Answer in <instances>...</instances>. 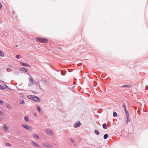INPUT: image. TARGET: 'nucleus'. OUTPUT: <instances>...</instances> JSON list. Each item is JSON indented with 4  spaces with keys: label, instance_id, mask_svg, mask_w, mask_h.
I'll use <instances>...</instances> for the list:
<instances>
[{
    "label": "nucleus",
    "instance_id": "c85d7f7f",
    "mask_svg": "<svg viewBox=\"0 0 148 148\" xmlns=\"http://www.w3.org/2000/svg\"><path fill=\"white\" fill-rule=\"evenodd\" d=\"M0 89H1V90H4L5 89L4 88L2 87L1 85H0Z\"/></svg>",
    "mask_w": 148,
    "mask_h": 148
},
{
    "label": "nucleus",
    "instance_id": "473e14b6",
    "mask_svg": "<svg viewBox=\"0 0 148 148\" xmlns=\"http://www.w3.org/2000/svg\"><path fill=\"white\" fill-rule=\"evenodd\" d=\"M3 101L1 100L0 101V104L1 105L3 104Z\"/></svg>",
    "mask_w": 148,
    "mask_h": 148
},
{
    "label": "nucleus",
    "instance_id": "bb28decb",
    "mask_svg": "<svg viewBox=\"0 0 148 148\" xmlns=\"http://www.w3.org/2000/svg\"><path fill=\"white\" fill-rule=\"evenodd\" d=\"M6 71L8 72H9L11 71H12V69H9V68H7L6 69Z\"/></svg>",
    "mask_w": 148,
    "mask_h": 148
},
{
    "label": "nucleus",
    "instance_id": "0eeeda50",
    "mask_svg": "<svg viewBox=\"0 0 148 148\" xmlns=\"http://www.w3.org/2000/svg\"><path fill=\"white\" fill-rule=\"evenodd\" d=\"M20 63L21 65H22L23 66H29V67H30V66H29L26 63H24L22 62H20Z\"/></svg>",
    "mask_w": 148,
    "mask_h": 148
},
{
    "label": "nucleus",
    "instance_id": "a19ab883",
    "mask_svg": "<svg viewBox=\"0 0 148 148\" xmlns=\"http://www.w3.org/2000/svg\"><path fill=\"white\" fill-rule=\"evenodd\" d=\"M16 47H18V45H16Z\"/></svg>",
    "mask_w": 148,
    "mask_h": 148
},
{
    "label": "nucleus",
    "instance_id": "c9c22d12",
    "mask_svg": "<svg viewBox=\"0 0 148 148\" xmlns=\"http://www.w3.org/2000/svg\"><path fill=\"white\" fill-rule=\"evenodd\" d=\"M70 141L72 143H74V141L73 139H71Z\"/></svg>",
    "mask_w": 148,
    "mask_h": 148
},
{
    "label": "nucleus",
    "instance_id": "b1692460",
    "mask_svg": "<svg viewBox=\"0 0 148 148\" xmlns=\"http://www.w3.org/2000/svg\"><path fill=\"white\" fill-rule=\"evenodd\" d=\"M19 102L21 104H23L24 103V101L23 100H21L19 101Z\"/></svg>",
    "mask_w": 148,
    "mask_h": 148
},
{
    "label": "nucleus",
    "instance_id": "7c9ffc66",
    "mask_svg": "<svg viewBox=\"0 0 148 148\" xmlns=\"http://www.w3.org/2000/svg\"><path fill=\"white\" fill-rule=\"evenodd\" d=\"M6 145L8 146H11V144L8 143H6Z\"/></svg>",
    "mask_w": 148,
    "mask_h": 148
},
{
    "label": "nucleus",
    "instance_id": "ddd939ff",
    "mask_svg": "<svg viewBox=\"0 0 148 148\" xmlns=\"http://www.w3.org/2000/svg\"><path fill=\"white\" fill-rule=\"evenodd\" d=\"M3 128L4 130L6 131L8 130V127L6 125H3Z\"/></svg>",
    "mask_w": 148,
    "mask_h": 148
},
{
    "label": "nucleus",
    "instance_id": "72a5a7b5",
    "mask_svg": "<svg viewBox=\"0 0 148 148\" xmlns=\"http://www.w3.org/2000/svg\"><path fill=\"white\" fill-rule=\"evenodd\" d=\"M7 107H8V108H9V109H10L11 108V106H10L9 105V104H8L7 105Z\"/></svg>",
    "mask_w": 148,
    "mask_h": 148
},
{
    "label": "nucleus",
    "instance_id": "58836bf2",
    "mask_svg": "<svg viewBox=\"0 0 148 148\" xmlns=\"http://www.w3.org/2000/svg\"><path fill=\"white\" fill-rule=\"evenodd\" d=\"M34 116H37V114H36V113H35V114H34Z\"/></svg>",
    "mask_w": 148,
    "mask_h": 148
},
{
    "label": "nucleus",
    "instance_id": "9d476101",
    "mask_svg": "<svg viewBox=\"0 0 148 148\" xmlns=\"http://www.w3.org/2000/svg\"><path fill=\"white\" fill-rule=\"evenodd\" d=\"M126 117L127 119V121L126 122V124H127L128 122H130V120L129 118V116H126Z\"/></svg>",
    "mask_w": 148,
    "mask_h": 148
},
{
    "label": "nucleus",
    "instance_id": "2eb2a0df",
    "mask_svg": "<svg viewBox=\"0 0 148 148\" xmlns=\"http://www.w3.org/2000/svg\"><path fill=\"white\" fill-rule=\"evenodd\" d=\"M34 95H28L27 96V97L29 99H30L32 100L33 96H34Z\"/></svg>",
    "mask_w": 148,
    "mask_h": 148
},
{
    "label": "nucleus",
    "instance_id": "6e6552de",
    "mask_svg": "<svg viewBox=\"0 0 148 148\" xmlns=\"http://www.w3.org/2000/svg\"><path fill=\"white\" fill-rule=\"evenodd\" d=\"M32 144L34 145L35 147H39V145L36 142H33L32 143Z\"/></svg>",
    "mask_w": 148,
    "mask_h": 148
},
{
    "label": "nucleus",
    "instance_id": "6ab92c4d",
    "mask_svg": "<svg viewBox=\"0 0 148 148\" xmlns=\"http://www.w3.org/2000/svg\"><path fill=\"white\" fill-rule=\"evenodd\" d=\"M24 119L26 121H29V118L28 116H25L24 118Z\"/></svg>",
    "mask_w": 148,
    "mask_h": 148
},
{
    "label": "nucleus",
    "instance_id": "7ed1b4c3",
    "mask_svg": "<svg viewBox=\"0 0 148 148\" xmlns=\"http://www.w3.org/2000/svg\"><path fill=\"white\" fill-rule=\"evenodd\" d=\"M45 133L48 135H52L53 134L52 131L48 129L45 130Z\"/></svg>",
    "mask_w": 148,
    "mask_h": 148
},
{
    "label": "nucleus",
    "instance_id": "a211bd4d",
    "mask_svg": "<svg viewBox=\"0 0 148 148\" xmlns=\"http://www.w3.org/2000/svg\"><path fill=\"white\" fill-rule=\"evenodd\" d=\"M126 114V116H129V113L127 110H124Z\"/></svg>",
    "mask_w": 148,
    "mask_h": 148
},
{
    "label": "nucleus",
    "instance_id": "4be33fe9",
    "mask_svg": "<svg viewBox=\"0 0 148 148\" xmlns=\"http://www.w3.org/2000/svg\"><path fill=\"white\" fill-rule=\"evenodd\" d=\"M94 132L95 133V134H96L97 135H98L99 134V132L97 130H95V131Z\"/></svg>",
    "mask_w": 148,
    "mask_h": 148
},
{
    "label": "nucleus",
    "instance_id": "f8f14e48",
    "mask_svg": "<svg viewBox=\"0 0 148 148\" xmlns=\"http://www.w3.org/2000/svg\"><path fill=\"white\" fill-rule=\"evenodd\" d=\"M122 86L124 88H130L131 87V85H124Z\"/></svg>",
    "mask_w": 148,
    "mask_h": 148
},
{
    "label": "nucleus",
    "instance_id": "9b49d317",
    "mask_svg": "<svg viewBox=\"0 0 148 148\" xmlns=\"http://www.w3.org/2000/svg\"><path fill=\"white\" fill-rule=\"evenodd\" d=\"M103 128L104 129H106L107 128V126L106 123H105L102 125Z\"/></svg>",
    "mask_w": 148,
    "mask_h": 148
},
{
    "label": "nucleus",
    "instance_id": "4468645a",
    "mask_svg": "<svg viewBox=\"0 0 148 148\" xmlns=\"http://www.w3.org/2000/svg\"><path fill=\"white\" fill-rule=\"evenodd\" d=\"M20 71H24L25 72H27V70L26 69H25L23 68H22L21 69Z\"/></svg>",
    "mask_w": 148,
    "mask_h": 148
},
{
    "label": "nucleus",
    "instance_id": "79ce46f5",
    "mask_svg": "<svg viewBox=\"0 0 148 148\" xmlns=\"http://www.w3.org/2000/svg\"><path fill=\"white\" fill-rule=\"evenodd\" d=\"M2 82H3V83H4V82H3V81H2Z\"/></svg>",
    "mask_w": 148,
    "mask_h": 148
},
{
    "label": "nucleus",
    "instance_id": "dca6fc26",
    "mask_svg": "<svg viewBox=\"0 0 148 148\" xmlns=\"http://www.w3.org/2000/svg\"><path fill=\"white\" fill-rule=\"evenodd\" d=\"M41 82L44 85H45L47 84V82L45 80L42 79L41 80Z\"/></svg>",
    "mask_w": 148,
    "mask_h": 148
},
{
    "label": "nucleus",
    "instance_id": "a878e982",
    "mask_svg": "<svg viewBox=\"0 0 148 148\" xmlns=\"http://www.w3.org/2000/svg\"><path fill=\"white\" fill-rule=\"evenodd\" d=\"M37 109L38 111L39 112H40L41 111L40 108L39 106H37Z\"/></svg>",
    "mask_w": 148,
    "mask_h": 148
},
{
    "label": "nucleus",
    "instance_id": "ea45409f",
    "mask_svg": "<svg viewBox=\"0 0 148 148\" xmlns=\"http://www.w3.org/2000/svg\"><path fill=\"white\" fill-rule=\"evenodd\" d=\"M8 89H10V90H11V88H9L8 87Z\"/></svg>",
    "mask_w": 148,
    "mask_h": 148
},
{
    "label": "nucleus",
    "instance_id": "20e7f679",
    "mask_svg": "<svg viewBox=\"0 0 148 148\" xmlns=\"http://www.w3.org/2000/svg\"><path fill=\"white\" fill-rule=\"evenodd\" d=\"M33 96V97L32 100H33V101H35L37 102H39L40 101V100L39 98L35 95H34Z\"/></svg>",
    "mask_w": 148,
    "mask_h": 148
},
{
    "label": "nucleus",
    "instance_id": "393cba45",
    "mask_svg": "<svg viewBox=\"0 0 148 148\" xmlns=\"http://www.w3.org/2000/svg\"><path fill=\"white\" fill-rule=\"evenodd\" d=\"M0 56L1 57H3L4 56V54L2 53L1 51L0 50Z\"/></svg>",
    "mask_w": 148,
    "mask_h": 148
},
{
    "label": "nucleus",
    "instance_id": "1a4fd4ad",
    "mask_svg": "<svg viewBox=\"0 0 148 148\" xmlns=\"http://www.w3.org/2000/svg\"><path fill=\"white\" fill-rule=\"evenodd\" d=\"M33 136L35 138L37 139L39 138L38 136L36 134H34L33 135Z\"/></svg>",
    "mask_w": 148,
    "mask_h": 148
},
{
    "label": "nucleus",
    "instance_id": "2f4dec72",
    "mask_svg": "<svg viewBox=\"0 0 148 148\" xmlns=\"http://www.w3.org/2000/svg\"><path fill=\"white\" fill-rule=\"evenodd\" d=\"M19 57V56L18 55H16V58L17 59H18Z\"/></svg>",
    "mask_w": 148,
    "mask_h": 148
},
{
    "label": "nucleus",
    "instance_id": "f03ea898",
    "mask_svg": "<svg viewBox=\"0 0 148 148\" xmlns=\"http://www.w3.org/2000/svg\"><path fill=\"white\" fill-rule=\"evenodd\" d=\"M22 126L25 129L28 130H30L32 128L31 127L25 124H22Z\"/></svg>",
    "mask_w": 148,
    "mask_h": 148
},
{
    "label": "nucleus",
    "instance_id": "f3484780",
    "mask_svg": "<svg viewBox=\"0 0 148 148\" xmlns=\"http://www.w3.org/2000/svg\"><path fill=\"white\" fill-rule=\"evenodd\" d=\"M108 137V134H106L104 135L103 136L104 139H106Z\"/></svg>",
    "mask_w": 148,
    "mask_h": 148
},
{
    "label": "nucleus",
    "instance_id": "423d86ee",
    "mask_svg": "<svg viewBox=\"0 0 148 148\" xmlns=\"http://www.w3.org/2000/svg\"><path fill=\"white\" fill-rule=\"evenodd\" d=\"M29 86H31L33 84V78L30 76L29 78Z\"/></svg>",
    "mask_w": 148,
    "mask_h": 148
},
{
    "label": "nucleus",
    "instance_id": "5701e85b",
    "mask_svg": "<svg viewBox=\"0 0 148 148\" xmlns=\"http://www.w3.org/2000/svg\"><path fill=\"white\" fill-rule=\"evenodd\" d=\"M47 147L48 148H53V146L49 145V144H48H48H47Z\"/></svg>",
    "mask_w": 148,
    "mask_h": 148
},
{
    "label": "nucleus",
    "instance_id": "aec40b11",
    "mask_svg": "<svg viewBox=\"0 0 148 148\" xmlns=\"http://www.w3.org/2000/svg\"><path fill=\"white\" fill-rule=\"evenodd\" d=\"M47 144H48L47 143H43L42 144V145L44 147H47Z\"/></svg>",
    "mask_w": 148,
    "mask_h": 148
},
{
    "label": "nucleus",
    "instance_id": "f704fd0d",
    "mask_svg": "<svg viewBox=\"0 0 148 148\" xmlns=\"http://www.w3.org/2000/svg\"><path fill=\"white\" fill-rule=\"evenodd\" d=\"M3 87L4 88H8V86H7L6 85H5V84H4V85H3Z\"/></svg>",
    "mask_w": 148,
    "mask_h": 148
},
{
    "label": "nucleus",
    "instance_id": "cd10ccee",
    "mask_svg": "<svg viewBox=\"0 0 148 148\" xmlns=\"http://www.w3.org/2000/svg\"><path fill=\"white\" fill-rule=\"evenodd\" d=\"M14 73L15 75H19V73L17 71H15L14 72Z\"/></svg>",
    "mask_w": 148,
    "mask_h": 148
},
{
    "label": "nucleus",
    "instance_id": "e433bc0d",
    "mask_svg": "<svg viewBox=\"0 0 148 148\" xmlns=\"http://www.w3.org/2000/svg\"><path fill=\"white\" fill-rule=\"evenodd\" d=\"M3 112L1 111L0 110V115H1V116H2L3 115Z\"/></svg>",
    "mask_w": 148,
    "mask_h": 148
},
{
    "label": "nucleus",
    "instance_id": "39448f33",
    "mask_svg": "<svg viewBox=\"0 0 148 148\" xmlns=\"http://www.w3.org/2000/svg\"><path fill=\"white\" fill-rule=\"evenodd\" d=\"M81 125V123L79 121H78L77 123H75L74 125V127L75 128H77Z\"/></svg>",
    "mask_w": 148,
    "mask_h": 148
},
{
    "label": "nucleus",
    "instance_id": "412c9836",
    "mask_svg": "<svg viewBox=\"0 0 148 148\" xmlns=\"http://www.w3.org/2000/svg\"><path fill=\"white\" fill-rule=\"evenodd\" d=\"M117 116V113L115 112H114L113 113V116L114 117H116Z\"/></svg>",
    "mask_w": 148,
    "mask_h": 148
},
{
    "label": "nucleus",
    "instance_id": "4c0bfd02",
    "mask_svg": "<svg viewBox=\"0 0 148 148\" xmlns=\"http://www.w3.org/2000/svg\"><path fill=\"white\" fill-rule=\"evenodd\" d=\"M2 5L1 3H0V9L2 8Z\"/></svg>",
    "mask_w": 148,
    "mask_h": 148
},
{
    "label": "nucleus",
    "instance_id": "f257e3e1",
    "mask_svg": "<svg viewBox=\"0 0 148 148\" xmlns=\"http://www.w3.org/2000/svg\"><path fill=\"white\" fill-rule=\"evenodd\" d=\"M36 40L41 43H46L47 41V39L45 38H40L38 37L36 38Z\"/></svg>",
    "mask_w": 148,
    "mask_h": 148
},
{
    "label": "nucleus",
    "instance_id": "c756f323",
    "mask_svg": "<svg viewBox=\"0 0 148 148\" xmlns=\"http://www.w3.org/2000/svg\"><path fill=\"white\" fill-rule=\"evenodd\" d=\"M123 107L124 108V110H127L126 108V107L125 106V105H123Z\"/></svg>",
    "mask_w": 148,
    "mask_h": 148
}]
</instances>
